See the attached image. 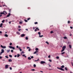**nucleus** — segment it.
Wrapping results in <instances>:
<instances>
[{"label":"nucleus","mask_w":73,"mask_h":73,"mask_svg":"<svg viewBox=\"0 0 73 73\" xmlns=\"http://www.w3.org/2000/svg\"><path fill=\"white\" fill-rule=\"evenodd\" d=\"M5 13H6V14H7V13L6 11H4L2 13V12L0 13V15H6V14Z\"/></svg>","instance_id":"nucleus-1"},{"label":"nucleus","mask_w":73,"mask_h":73,"mask_svg":"<svg viewBox=\"0 0 73 73\" xmlns=\"http://www.w3.org/2000/svg\"><path fill=\"white\" fill-rule=\"evenodd\" d=\"M57 69H59L60 70H62V71H64L65 70L64 69H63L62 68H60L59 67H57Z\"/></svg>","instance_id":"nucleus-2"},{"label":"nucleus","mask_w":73,"mask_h":73,"mask_svg":"<svg viewBox=\"0 0 73 73\" xmlns=\"http://www.w3.org/2000/svg\"><path fill=\"white\" fill-rule=\"evenodd\" d=\"M40 63V64H45V63H46V62H45L44 61H41Z\"/></svg>","instance_id":"nucleus-3"},{"label":"nucleus","mask_w":73,"mask_h":73,"mask_svg":"<svg viewBox=\"0 0 73 73\" xmlns=\"http://www.w3.org/2000/svg\"><path fill=\"white\" fill-rule=\"evenodd\" d=\"M1 48H3V49H5V48H6V46H3L2 45H1Z\"/></svg>","instance_id":"nucleus-4"},{"label":"nucleus","mask_w":73,"mask_h":73,"mask_svg":"<svg viewBox=\"0 0 73 73\" xmlns=\"http://www.w3.org/2000/svg\"><path fill=\"white\" fill-rule=\"evenodd\" d=\"M9 66V65H5V69H7V68H8Z\"/></svg>","instance_id":"nucleus-5"},{"label":"nucleus","mask_w":73,"mask_h":73,"mask_svg":"<svg viewBox=\"0 0 73 73\" xmlns=\"http://www.w3.org/2000/svg\"><path fill=\"white\" fill-rule=\"evenodd\" d=\"M11 13H9L8 14V15L6 17H9L10 16H11Z\"/></svg>","instance_id":"nucleus-6"},{"label":"nucleus","mask_w":73,"mask_h":73,"mask_svg":"<svg viewBox=\"0 0 73 73\" xmlns=\"http://www.w3.org/2000/svg\"><path fill=\"white\" fill-rule=\"evenodd\" d=\"M66 48V46H64L62 48V49H64L65 50V49Z\"/></svg>","instance_id":"nucleus-7"},{"label":"nucleus","mask_w":73,"mask_h":73,"mask_svg":"<svg viewBox=\"0 0 73 73\" xmlns=\"http://www.w3.org/2000/svg\"><path fill=\"white\" fill-rule=\"evenodd\" d=\"M25 36V34H23L21 35V37H24Z\"/></svg>","instance_id":"nucleus-8"},{"label":"nucleus","mask_w":73,"mask_h":73,"mask_svg":"<svg viewBox=\"0 0 73 73\" xmlns=\"http://www.w3.org/2000/svg\"><path fill=\"white\" fill-rule=\"evenodd\" d=\"M1 52L3 53L4 52V50H3V49H2L1 50Z\"/></svg>","instance_id":"nucleus-9"},{"label":"nucleus","mask_w":73,"mask_h":73,"mask_svg":"<svg viewBox=\"0 0 73 73\" xmlns=\"http://www.w3.org/2000/svg\"><path fill=\"white\" fill-rule=\"evenodd\" d=\"M17 34H18L19 35H20V33L19 32H17L16 33Z\"/></svg>","instance_id":"nucleus-10"},{"label":"nucleus","mask_w":73,"mask_h":73,"mask_svg":"<svg viewBox=\"0 0 73 73\" xmlns=\"http://www.w3.org/2000/svg\"><path fill=\"white\" fill-rule=\"evenodd\" d=\"M10 52V49L7 50V53H9Z\"/></svg>","instance_id":"nucleus-11"},{"label":"nucleus","mask_w":73,"mask_h":73,"mask_svg":"<svg viewBox=\"0 0 73 73\" xmlns=\"http://www.w3.org/2000/svg\"><path fill=\"white\" fill-rule=\"evenodd\" d=\"M69 48H70V49H71V48H72V46H71V45L69 44Z\"/></svg>","instance_id":"nucleus-12"},{"label":"nucleus","mask_w":73,"mask_h":73,"mask_svg":"<svg viewBox=\"0 0 73 73\" xmlns=\"http://www.w3.org/2000/svg\"><path fill=\"white\" fill-rule=\"evenodd\" d=\"M3 23H1L0 25V27H2V26H3Z\"/></svg>","instance_id":"nucleus-13"},{"label":"nucleus","mask_w":73,"mask_h":73,"mask_svg":"<svg viewBox=\"0 0 73 73\" xmlns=\"http://www.w3.org/2000/svg\"><path fill=\"white\" fill-rule=\"evenodd\" d=\"M19 50L20 51H21H21H22V49H21V47L19 48Z\"/></svg>","instance_id":"nucleus-14"},{"label":"nucleus","mask_w":73,"mask_h":73,"mask_svg":"<svg viewBox=\"0 0 73 73\" xmlns=\"http://www.w3.org/2000/svg\"><path fill=\"white\" fill-rule=\"evenodd\" d=\"M11 9H9V13H11Z\"/></svg>","instance_id":"nucleus-15"},{"label":"nucleus","mask_w":73,"mask_h":73,"mask_svg":"<svg viewBox=\"0 0 73 73\" xmlns=\"http://www.w3.org/2000/svg\"><path fill=\"white\" fill-rule=\"evenodd\" d=\"M19 56H20V55L17 54V57H19Z\"/></svg>","instance_id":"nucleus-16"},{"label":"nucleus","mask_w":73,"mask_h":73,"mask_svg":"<svg viewBox=\"0 0 73 73\" xmlns=\"http://www.w3.org/2000/svg\"><path fill=\"white\" fill-rule=\"evenodd\" d=\"M4 21H5V20L3 19V20L2 21V23H4Z\"/></svg>","instance_id":"nucleus-17"},{"label":"nucleus","mask_w":73,"mask_h":73,"mask_svg":"<svg viewBox=\"0 0 73 73\" xmlns=\"http://www.w3.org/2000/svg\"><path fill=\"white\" fill-rule=\"evenodd\" d=\"M35 50H36V51H38V48H35Z\"/></svg>","instance_id":"nucleus-18"},{"label":"nucleus","mask_w":73,"mask_h":73,"mask_svg":"<svg viewBox=\"0 0 73 73\" xmlns=\"http://www.w3.org/2000/svg\"><path fill=\"white\" fill-rule=\"evenodd\" d=\"M64 69H65V70H68V68H67V67H65L64 68Z\"/></svg>","instance_id":"nucleus-19"},{"label":"nucleus","mask_w":73,"mask_h":73,"mask_svg":"<svg viewBox=\"0 0 73 73\" xmlns=\"http://www.w3.org/2000/svg\"><path fill=\"white\" fill-rule=\"evenodd\" d=\"M64 67L65 66L64 65H62L61 66V68H64Z\"/></svg>","instance_id":"nucleus-20"},{"label":"nucleus","mask_w":73,"mask_h":73,"mask_svg":"<svg viewBox=\"0 0 73 73\" xmlns=\"http://www.w3.org/2000/svg\"><path fill=\"white\" fill-rule=\"evenodd\" d=\"M5 37H7L8 36V35H7V34H5Z\"/></svg>","instance_id":"nucleus-21"},{"label":"nucleus","mask_w":73,"mask_h":73,"mask_svg":"<svg viewBox=\"0 0 73 73\" xmlns=\"http://www.w3.org/2000/svg\"><path fill=\"white\" fill-rule=\"evenodd\" d=\"M9 46V48H10V49H12V47H13L12 46Z\"/></svg>","instance_id":"nucleus-22"},{"label":"nucleus","mask_w":73,"mask_h":73,"mask_svg":"<svg viewBox=\"0 0 73 73\" xmlns=\"http://www.w3.org/2000/svg\"><path fill=\"white\" fill-rule=\"evenodd\" d=\"M26 40H28V38L27 37H26L25 38Z\"/></svg>","instance_id":"nucleus-23"},{"label":"nucleus","mask_w":73,"mask_h":73,"mask_svg":"<svg viewBox=\"0 0 73 73\" xmlns=\"http://www.w3.org/2000/svg\"><path fill=\"white\" fill-rule=\"evenodd\" d=\"M33 66H34V68H35V67H36V64H34L33 65Z\"/></svg>","instance_id":"nucleus-24"},{"label":"nucleus","mask_w":73,"mask_h":73,"mask_svg":"<svg viewBox=\"0 0 73 73\" xmlns=\"http://www.w3.org/2000/svg\"><path fill=\"white\" fill-rule=\"evenodd\" d=\"M11 61H12V60H11V59H9V62H11Z\"/></svg>","instance_id":"nucleus-25"},{"label":"nucleus","mask_w":73,"mask_h":73,"mask_svg":"<svg viewBox=\"0 0 73 73\" xmlns=\"http://www.w3.org/2000/svg\"><path fill=\"white\" fill-rule=\"evenodd\" d=\"M39 37H43V35H40L39 36Z\"/></svg>","instance_id":"nucleus-26"},{"label":"nucleus","mask_w":73,"mask_h":73,"mask_svg":"<svg viewBox=\"0 0 73 73\" xmlns=\"http://www.w3.org/2000/svg\"><path fill=\"white\" fill-rule=\"evenodd\" d=\"M38 35H39V36L40 35H41V33H40V32H38Z\"/></svg>","instance_id":"nucleus-27"},{"label":"nucleus","mask_w":73,"mask_h":73,"mask_svg":"<svg viewBox=\"0 0 73 73\" xmlns=\"http://www.w3.org/2000/svg\"><path fill=\"white\" fill-rule=\"evenodd\" d=\"M17 48H18V49H19V48H20V47H19V46H16Z\"/></svg>","instance_id":"nucleus-28"},{"label":"nucleus","mask_w":73,"mask_h":73,"mask_svg":"<svg viewBox=\"0 0 73 73\" xmlns=\"http://www.w3.org/2000/svg\"><path fill=\"white\" fill-rule=\"evenodd\" d=\"M64 50V49H62V50H61V52H64V50Z\"/></svg>","instance_id":"nucleus-29"},{"label":"nucleus","mask_w":73,"mask_h":73,"mask_svg":"<svg viewBox=\"0 0 73 73\" xmlns=\"http://www.w3.org/2000/svg\"><path fill=\"white\" fill-rule=\"evenodd\" d=\"M63 38L64 39H66L67 38V37H66V36H64V37H63Z\"/></svg>","instance_id":"nucleus-30"},{"label":"nucleus","mask_w":73,"mask_h":73,"mask_svg":"<svg viewBox=\"0 0 73 73\" xmlns=\"http://www.w3.org/2000/svg\"><path fill=\"white\" fill-rule=\"evenodd\" d=\"M46 44H47L48 45H49V42H48L47 41H46Z\"/></svg>","instance_id":"nucleus-31"},{"label":"nucleus","mask_w":73,"mask_h":73,"mask_svg":"<svg viewBox=\"0 0 73 73\" xmlns=\"http://www.w3.org/2000/svg\"><path fill=\"white\" fill-rule=\"evenodd\" d=\"M28 60H31V58L30 57H29L28 58Z\"/></svg>","instance_id":"nucleus-32"},{"label":"nucleus","mask_w":73,"mask_h":73,"mask_svg":"<svg viewBox=\"0 0 73 73\" xmlns=\"http://www.w3.org/2000/svg\"><path fill=\"white\" fill-rule=\"evenodd\" d=\"M70 22L69 21H68V24H70Z\"/></svg>","instance_id":"nucleus-33"},{"label":"nucleus","mask_w":73,"mask_h":73,"mask_svg":"<svg viewBox=\"0 0 73 73\" xmlns=\"http://www.w3.org/2000/svg\"><path fill=\"white\" fill-rule=\"evenodd\" d=\"M9 57H12V56L11 55H9Z\"/></svg>","instance_id":"nucleus-34"},{"label":"nucleus","mask_w":73,"mask_h":73,"mask_svg":"<svg viewBox=\"0 0 73 73\" xmlns=\"http://www.w3.org/2000/svg\"><path fill=\"white\" fill-rule=\"evenodd\" d=\"M56 58H57V59H59V56H57L56 57Z\"/></svg>","instance_id":"nucleus-35"},{"label":"nucleus","mask_w":73,"mask_h":73,"mask_svg":"<svg viewBox=\"0 0 73 73\" xmlns=\"http://www.w3.org/2000/svg\"><path fill=\"white\" fill-rule=\"evenodd\" d=\"M24 21L25 22H28V21L26 20V19H24Z\"/></svg>","instance_id":"nucleus-36"},{"label":"nucleus","mask_w":73,"mask_h":73,"mask_svg":"<svg viewBox=\"0 0 73 73\" xmlns=\"http://www.w3.org/2000/svg\"><path fill=\"white\" fill-rule=\"evenodd\" d=\"M38 24V23H37V22H36L35 23V24Z\"/></svg>","instance_id":"nucleus-37"},{"label":"nucleus","mask_w":73,"mask_h":73,"mask_svg":"<svg viewBox=\"0 0 73 73\" xmlns=\"http://www.w3.org/2000/svg\"><path fill=\"white\" fill-rule=\"evenodd\" d=\"M11 52H12V53H13V50H11Z\"/></svg>","instance_id":"nucleus-38"},{"label":"nucleus","mask_w":73,"mask_h":73,"mask_svg":"<svg viewBox=\"0 0 73 73\" xmlns=\"http://www.w3.org/2000/svg\"><path fill=\"white\" fill-rule=\"evenodd\" d=\"M5 58H8V56H5Z\"/></svg>","instance_id":"nucleus-39"},{"label":"nucleus","mask_w":73,"mask_h":73,"mask_svg":"<svg viewBox=\"0 0 73 73\" xmlns=\"http://www.w3.org/2000/svg\"><path fill=\"white\" fill-rule=\"evenodd\" d=\"M53 33V31H51L50 33Z\"/></svg>","instance_id":"nucleus-40"},{"label":"nucleus","mask_w":73,"mask_h":73,"mask_svg":"<svg viewBox=\"0 0 73 73\" xmlns=\"http://www.w3.org/2000/svg\"><path fill=\"white\" fill-rule=\"evenodd\" d=\"M36 29H37L38 31H39V30H40L39 29H38V28H37V27L36 28Z\"/></svg>","instance_id":"nucleus-41"},{"label":"nucleus","mask_w":73,"mask_h":73,"mask_svg":"<svg viewBox=\"0 0 73 73\" xmlns=\"http://www.w3.org/2000/svg\"><path fill=\"white\" fill-rule=\"evenodd\" d=\"M12 49H13L15 50V47H12Z\"/></svg>","instance_id":"nucleus-42"},{"label":"nucleus","mask_w":73,"mask_h":73,"mask_svg":"<svg viewBox=\"0 0 73 73\" xmlns=\"http://www.w3.org/2000/svg\"><path fill=\"white\" fill-rule=\"evenodd\" d=\"M65 53V52H63L61 53V54H64Z\"/></svg>","instance_id":"nucleus-43"},{"label":"nucleus","mask_w":73,"mask_h":73,"mask_svg":"<svg viewBox=\"0 0 73 73\" xmlns=\"http://www.w3.org/2000/svg\"><path fill=\"white\" fill-rule=\"evenodd\" d=\"M31 70H32L33 71H34V70H35V69H32Z\"/></svg>","instance_id":"nucleus-44"},{"label":"nucleus","mask_w":73,"mask_h":73,"mask_svg":"<svg viewBox=\"0 0 73 73\" xmlns=\"http://www.w3.org/2000/svg\"><path fill=\"white\" fill-rule=\"evenodd\" d=\"M10 70H12V67H10Z\"/></svg>","instance_id":"nucleus-45"},{"label":"nucleus","mask_w":73,"mask_h":73,"mask_svg":"<svg viewBox=\"0 0 73 73\" xmlns=\"http://www.w3.org/2000/svg\"><path fill=\"white\" fill-rule=\"evenodd\" d=\"M30 19H31V18H29L27 19V20H30Z\"/></svg>","instance_id":"nucleus-46"},{"label":"nucleus","mask_w":73,"mask_h":73,"mask_svg":"<svg viewBox=\"0 0 73 73\" xmlns=\"http://www.w3.org/2000/svg\"><path fill=\"white\" fill-rule=\"evenodd\" d=\"M27 49H31V48H30V47H27Z\"/></svg>","instance_id":"nucleus-47"},{"label":"nucleus","mask_w":73,"mask_h":73,"mask_svg":"<svg viewBox=\"0 0 73 73\" xmlns=\"http://www.w3.org/2000/svg\"><path fill=\"white\" fill-rule=\"evenodd\" d=\"M39 60L38 59L37 60H35V62H36V61H38Z\"/></svg>","instance_id":"nucleus-48"},{"label":"nucleus","mask_w":73,"mask_h":73,"mask_svg":"<svg viewBox=\"0 0 73 73\" xmlns=\"http://www.w3.org/2000/svg\"><path fill=\"white\" fill-rule=\"evenodd\" d=\"M5 6V7H7V5H3V7H4Z\"/></svg>","instance_id":"nucleus-49"},{"label":"nucleus","mask_w":73,"mask_h":73,"mask_svg":"<svg viewBox=\"0 0 73 73\" xmlns=\"http://www.w3.org/2000/svg\"><path fill=\"white\" fill-rule=\"evenodd\" d=\"M71 64L72 66H73V63L72 62H71Z\"/></svg>","instance_id":"nucleus-50"},{"label":"nucleus","mask_w":73,"mask_h":73,"mask_svg":"<svg viewBox=\"0 0 73 73\" xmlns=\"http://www.w3.org/2000/svg\"><path fill=\"white\" fill-rule=\"evenodd\" d=\"M23 23V22H19V24H22Z\"/></svg>","instance_id":"nucleus-51"},{"label":"nucleus","mask_w":73,"mask_h":73,"mask_svg":"<svg viewBox=\"0 0 73 73\" xmlns=\"http://www.w3.org/2000/svg\"><path fill=\"white\" fill-rule=\"evenodd\" d=\"M49 61H50V62H52V60H51L50 59H49Z\"/></svg>","instance_id":"nucleus-52"},{"label":"nucleus","mask_w":73,"mask_h":73,"mask_svg":"<svg viewBox=\"0 0 73 73\" xmlns=\"http://www.w3.org/2000/svg\"><path fill=\"white\" fill-rule=\"evenodd\" d=\"M70 28L71 29H73V27H72V26H71V27H70Z\"/></svg>","instance_id":"nucleus-53"},{"label":"nucleus","mask_w":73,"mask_h":73,"mask_svg":"<svg viewBox=\"0 0 73 73\" xmlns=\"http://www.w3.org/2000/svg\"><path fill=\"white\" fill-rule=\"evenodd\" d=\"M48 58H50V55H49L48 56Z\"/></svg>","instance_id":"nucleus-54"},{"label":"nucleus","mask_w":73,"mask_h":73,"mask_svg":"<svg viewBox=\"0 0 73 73\" xmlns=\"http://www.w3.org/2000/svg\"><path fill=\"white\" fill-rule=\"evenodd\" d=\"M10 45H12V43H10L9 44Z\"/></svg>","instance_id":"nucleus-55"},{"label":"nucleus","mask_w":73,"mask_h":73,"mask_svg":"<svg viewBox=\"0 0 73 73\" xmlns=\"http://www.w3.org/2000/svg\"><path fill=\"white\" fill-rule=\"evenodd\" d=\"M19 31H21V29H19L18 30Z\"/></svg>","instance_id":"nucleus-56"},{"label":"nucleus","mask_w":73,"mask_h":73,"mask_svg":"<svg viewBox=\"0 0 73 73\" xmlns=\"http://www.w3.org/2000/svg\"><path fill=\"white\" fill-rule=\"evenodd\" d=\"M36 51H35L34 53V54H36Z\"/></svg>","instance_id":"nucleus-57"},{"label":"nucleus","mask_w":73,"mask_h":73,"mask_svg":"<svg viewBox=\"0 0 73 73\" xmlns=\"http://www.w3.org/2000/svg\"><path fill=\"white\" fill-rule=\"evenodd\" d=\"M28 51L30 52V51H31V48H29V49L28 50Z\"/></svg>","instance_id":"nucleus-58"},{"label":"nucleus","mask_w":73,"mask_h":73,"mask_svg":"<svg viewBox=\"0 0 73 73\" xmlns=\"http://www.w3.org/2000/svg\"><path fill=\"white\" fill-rule=\"evenodd\" d=\"M18 28H21V26H18Z\"/></svg>","instance_id":"nucleus-59"},{"label":"nucleus","mask_w":73,"mask_h":73,"mask_svg":"<svg viewBox=\"0 0 73 73\" xmlns=\"http://www.w3.org/2000/svg\"><path fill=\"white\" fill-rule=\"evenodd\" d=\"M37 29H35V32H36V31H37Z\"/></svg>","instance_id":"nucleus-60"},{"label":"nucleus","mask_w":73,"mask_h":73,"mask_svg":"<svg viewBox=\"0 0 73 73\" xmlns=\"http://www.w3.org/2000/svg\"><path fill=\"white\" fill-rule=\"evenodd\" d=\"M25 30L27 31H28V29H26Z\"/></svg>","instance_id":"nucleus-61"},{"label":"nucleus","mask_w":73,"mask_h":73,"mask_svg":"<svg viewBox=\"0 0 73 73\" xmlns=\"http://www.w3.org/2000/svg\"><path fill=\"white\" fill-rule=\"evenodd\" d=\"M33 58V56H31V58Z\"/></svg>","instance_id":"nucleus-62"},{"label":"nucleus","mask_w":73,"mask_h":73,"mask_svg":"<svg viewBox=\"0 0 73 73\" xmlns=\"http://www.w3.org/2000/svg\"><path fill=\"white\" fill-rule=\"evenodd\" d=\"M25 54H23V57H25Z\"/></svg>","instance_id":"nucleus-63"},{"label":"nucleus","mask_w":73,"mask_h":73,"mask_svg":"<svg viewBox=\"0 0 73 73\" xmlns=\"http://www.w3.org/2000/svg\"><path fill=\"white\" fill-rule=\"evenodd\" d=\"M22 53H23V54H24V51H22Z\"/></svg>","instance_id":"nucleus-64"}]
</instances>
